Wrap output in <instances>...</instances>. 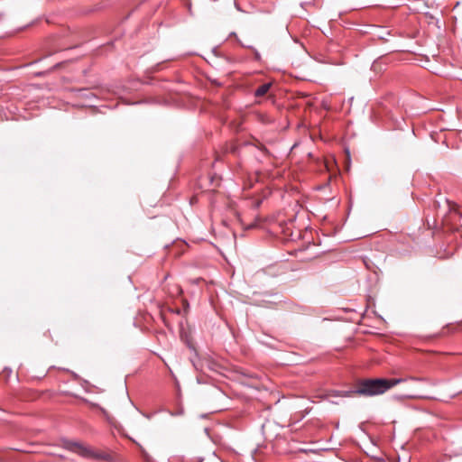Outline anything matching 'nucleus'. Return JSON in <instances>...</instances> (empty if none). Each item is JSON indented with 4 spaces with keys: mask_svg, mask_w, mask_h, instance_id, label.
<instances>
[{
    "mask_svg": "<svg viewBox=\"0 0 462 462\" xmlns=\"http://www.w3.org/2000/svg\"><path fill=\"white\" fill-rule=\"evenodd\" d=\"M413 381V382H424L426 381L423 377H415L411 376L407 378H393V379H383V378H377V379H368L361 382L358 385V387L356 390L353 391H333L329 395L332 396H343V397H348L352 396L353 394H359V395H365V396H373L377 394H382L385 393L387 390L391 389L392 387L406 382V381Z\"/></svg>",
    "mask_w": 462,
    "mask_h": 462,
    "instance_id": "f257e3e1",
    "label": "nucleus"
},
{
    "mask_svg": "<svg viewBox=\"0 0 462 462\" xmlns=\"http://www.w3.org/2000/svg\"><path fill=\"white\" fill-rule=\"evenodd\" d=\"M63 445L66 449L79 454L83 457H92L95 456L93 450L81 442L66 440Z\"/></svg>",
    "mask_w": 462,
    "mask_h": 462,
    "instance_id": "f03ea898",
    "label": "nucleus"
},
{
    "mask_svg": "<svg viewBox=\"0 0 462 462\" xmlns=\"http://www.w3.org/2000/svg\"><path fill=\"white\" fill-rule=\"evenodd\" d=\"M270 88L271 83L263 84L255 90L254 95L256 97H263L269 91Z\"/></svg>",
    "mask_w": 462,
    "mask_h": 462,
    "instance_id": "7ed1b4c3",
    "label": "nucleus"
},
{
    "mask_svg": "<svg viewBox=\"0 0 462 462\" xmlns=\"http://www.w3.org/2000/svg\"><path fill=\"white\" fill-rule=\"evenodd\" d=\"M407 397L408 398H417V397H420V395L416 394V393H413V394H409Z\"/></svg>",
    "mask_w": 462,
    "mask_h": 462,
    "instance_id": "20e7f679",
    "label": "nucleus"
},
{
    "mask_svg": "<svg viewBox=\"0 0 462 462\" xmlns=\"http://www.w3.org/2000/svg\"><path fill=\"white\" fill-rule=\"evenodd\" d=\"M146 418L150 419L151 418V415L150 414H147V415H144Z\"/></svg>",
    "mask_w": 462,
    "mask_h": 462,
    "instance_id": "39448f33",
    "label": "nucleus"
}]
</instances>
